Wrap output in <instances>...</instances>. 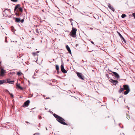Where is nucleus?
I'll return each mask as SVG.
<instances>
[{"label":"nucleus","mask_w":135,"mask_h":135,"mask_svg":"<svg viewBox=\"0 0 135 135\" xmlns=\"http://www.w3.org/2000/svg\"><path fill=\"white\" fill-rule=\"evenodd\" d=\"M66 48L67 50L69 52V53L70 54H71V50H70V47H69V46L68 45H66Z\"/></svg>","instance_id":"nucleus-10"},{"label":"nucleus","mask_w":135,"mask_h":135,"mask_svg":"<svg viewBox=\"0 0 135 135\" xmlns=\"http://www.w3.org/2000/svg\"><path fill=\"white\" fill-rule=\"evenodd\" d=\"M109 81L111 83H113V85H116L118 83V81L117 80L110 79Z\"/></svg>","instance_id":"nucleus-6"},{"label":"nucleus","mask_w":135,"mask_h":135,"mask_svg":"<svg viewBox=\"0 0 135 135\" xmlns=\"http://www.w3.org/2000/svg\"><path fill=\"white\" fill-rule=\"evenodd\" d=\"M19 11L21 12V14L23 11V9L22 7H20L18 8Z\"/></svg>","instance_id":"nucleus-24"},{"label":"nucleus","mask_w":135,"mask_h":135,"mask_svg":"<svg viewBox=\"0 0 135 135\" xmlns=\"http://www.w3.org/2000/svg\"><path fill=\"white\" fill-rule=\"evenodd\" d=\"M4 80H0V85L3 84L4 83Z\"/></svg>","instance_id":"nucleus-28"},{"label":"nucleus","mask_w":135,"mask_h":135,"mask_svg":"<svg viewBox=\"0 0 135 135\" xmlns=\"http://www.w3.org/2000/svg\"><path fill=\"white\" fill-rule=\"evenodd\" d=\"M56 69L57 71L58 72L59 70V67L58 65H56Z\"/></svg>","instance_id":"nucleus-21"},{"label":"nucleus","mask_w":135,"mask_h":135,"mask_svg":"<svg viewBox=\"0 0 135 135\" xmlns=\"http://www.w3.org/2000/svg\"><path fill=\"white\" fill-rule=\"evenodd\" d=\"M32 54L33 55H34V52H33L32 53Z\"/></svg>","instance_id":"nucleus-44"},{"label":"nucleus","mask_w":135,"mask_h":135,"mask_svg":"<svg viewBox=\"0 0 135 135\" xmlns=\"http://www.w3.org/2000/svg\"><path fill=\"white\" fill-rule=\"evenodd\" d=\"M5 42H7V40H5Z\"/></svg>","instance_id":"nucleus-41"},{"label":"nucleus","mask_w":135,"mask_h":135,"mask_svg":"<svg viewBox=\"0 0 135 135\" xmlns=\"http://www.w3.org/2000/svg\"><path fill=\"white\" fill-rule=\"evenodd\" d=\"M9 81H11V80H9Z\"/></svg>","instance_id":"nucleus-54"},{"label":"nucleus","mask_w":135,"mask_h":135,"mask_svg":"<svg viewBox=\"0 0 135 135\" xmlns=\"http://www.w3.org/2000/svg\"><path fill=\"white\" fill-rule=\"evenodd\" d=\"M5 72L3 69H1V72L0 75L1 76H3L4 75Z\"/></svg>","instance_id":"nucleus-9"},{"label":"nucleus","mask_w":135,"mask_h":135,"mask_svg":"<svg viewBox=\"0 0 135 135\" xmlns=\"http://www.w3.org/2000/svg\"><path fill=\"white\" fill-rule=\"evenodd\" d=\"M73 21V20L72 19H71L70 22H71V21Z\"/></svg>","instance_id":"nucleus-40"},{"label":"nucleus","mask_w":135,"mask_h":135,"mask_svg":"<svg viewBox=\"0 0 135 135\" xmlns=\"http://www.w3.org/2000/svg\"><path fill=\"white\" fill-rule=\"evenodd\" d=\"M126 16V15L125 14H123L121 16V17L123 18L125 17Z\"/></svg>","instance_id":"nucleus-29"},{"label":"nucleus","mask_w":135,"mask_h":135,"mask_svg":"<svg viewBox=\"0 0 135 135\" xmlns=\"http://www.w3.org/2000/svg\"><path fill=\"white\" fill-rule=\"evenodd\" d=\"M20 21L21 23H23L24 21V19H23L21 20H20Z\"/></svg>","instance_id":"nucleus-33"},{"label":"nucleus","mask_w":135,"mask_h":135,"mask_svg":"<svg viewBox=\"0 0 135 135\" xmlns=\"http://www.w3.org/2000/svg\"><path fill=\"white\" fill-rule=\"evenodd\" d=\"M117 32L119 36L121 38L122 37H123L122 35L120 34V33H119L117 31Z\"/></svg>","instance_id":"nucleus-27"},{"label":"nucleus","mask_w":135,"mask_h":135,"mask_svg":"<svg viewBox=\"0 0 135 135\" xmlns=\"http://www.w3.org/2000/svg\"><path fill=\"white\" fill-rule=\"evenodd\" d=\"M54 116L55 118H56L57 120V119H59V118L60 117L59 116V115H57L56 114H54Z\"/></svg>","instance_id":"nucleus-13"},{"label":"nucleus","mask_w":135,"mask_h":135,"mask_svg":"<svg viewBox=\"0 0 135 135\" xmlns=\"http://www.w3.org/2000/svg\"><path fill=\"white\" fill-rule=\"evenodd\" d=\"M22 74V73L20 71H18L17 72V75L19 76H21Z\"/></svg>","instance_id":"nucleus-23"},{"label":"nucleus","mask_w":135,"mask_h":135,"mask_svg":"<svg viewBox=\"0 0 135 135\" xmlns=\"http://www.w3.org/2000/svg\"><path fill=\"white\" fill-rule=\"evenodd\" d=\"M36 73H37V71H36Z\"/></svg>","instance_id":"nucleus-48"},{"label":"nucleus","mask_w":135,"mask_h":135,"mask_svg":"<svg viewBox=\"0 0 135 135\" xmlns=\"http://www.w3.org/2000/svg\"><path fill=\"white\" fill-rule=\"evenodd\" d=\"M20 6V5L19 4H17V5L15 6L14 11H16V9L18 8V7Z\"/></svg>","instance_id":"nucleus-16"},{"label":"nucleus","mask_w":135,"mask_h":135,"mask_svg":"<svg viewBox=\"0 0 135 135\" xmlns=\"http://www.w3.org/2000/svg\"><path fill=\"white\" fill-rule=\"evenodd\" d=\"M37 95H38L37 94V93H36V96H37Z\"/></svg>","instance_id":"nucleus-43"},{"label":"nucleus","mask_w":135,"mask_h":135,"mask_svg":"<svg viewBox=\"0 0 135 135\" xmlns=\"http://www.w3.org/2000/svg\"><path fill=\"white\" fill-rule=\"evenodd\" d=\"M4 10L3 12V14L4 16L7 17L10 14L11 10L10 9H7L6 8L3 9Z\"/></svg>","instance_id":"nucleus-1"},{"label":"nucleus","mask_w":135,"mask_h":135,"mask_svg":"<svg viewBox=\"0 0 135 135\" xmlns=\"http://www.w3.org/2000/svg\"><path fill=\"white\" fill-rule=\"evenodd\" d=\"M20 19L19 18H15V21L17 22H20Z\"/></svg>","instance_id":"nucleus-17"},{"label":"nucleus","mask_w":135,"mask_h":135,"mask_svg":"<svg viewBox=\"0 0 135 135\" xmlns=\"http://www.w3.org/2000/svg\"><path fill=\"white\" fill-rule=\"evenodd\" d=\"M15 15H16V16H18L21 15V13L20 14V13H18L17 12H16L15 13Z\"/></svg>","instance_id":"nucleus-32"},{"label":"nucleus","mask_w":135,"mask_h":135,"mask_svg":"<svg viewBox=\"0 0 135 135\" xmlns=\"http://www.w3.org/2000/svg\"><path fill=\"white\" fill-rule=\"evenodd\" d=\"M78 44H76V46H77Z\"/></svg>","instance_id":"nucleus-46"},{"label":"nucleus","mask_w":135,"mask_h":135,"mask_svg":"<svg viewBox=\"0 0 135 135\" xmlns=\"http://www.w3.org/2000/svg\"><path fill=\"white\" fill-rule=\"evenodd\" d=\"M108 6L109 8L111 9L114 12V8L113 7L111 6V5L110 4H109L108 5Z\"/></svg>","instance_id":"nucleus-11"},{"label":"nucleus","mask_w":135,"mask_h":135,"mask_svg":"<svg viewBox=\"0 0 135 135\" xmlns=\"http://www.w3.org/2000/svg\"><path fill=\"white\" fill-rule=\"evenodd\" d=\"M16 86L21 90H23V88L20 86V84H17Z\"/></svg>","instance_id":"nucleus-15"},{"label":"nucleus","mask_w":135,"mask_h":135,"mask_svg":"<svg viewBox=\"0 0 135 135\" xmlns=\"http://www.w3.org/2000/svg\"><path fill=\"white\" fill-rule=\"evenodd\" d=\"M46 130H47V127H46Z\"/></svg>","instance_id":"nucleus-42"},{"label":"nucleus","mask_w":135,"mask_h":135,"mask_svg":"<svg viewBox=\"0 0 135 135\" xmlns=\"http://www.w3.org/2000/svg\"><path fill=\"white\" fill-rule=\"evenodd\" d=\"M12 31L13 32V30H12Z\"/></svg>","instance_id":"nucleus-52"},{"label":"nucleus","mask_w":135,"mask_h":135,"mask_svg":"<svg viewBox=\"0 0 135 135\" xmlns=\"http://www.w3.org/2000/svg\"><path fill=\"white\" fill-rule=\"evenodd\" d=\"M54 116L55 118H56L57 120V119H59V118L60 117L59 116V115H57L56 114H54Z\"/></svg>","instance_id":"nucleus-14"},{"label":"nucleus","mask_w":135,"mask_h":135,"mask_svg":"<svg viewBox=\"0 0 135 135\" xmlns=\"http://www.w3.org/2000/svg\"><path fill=\"white\" fill-rule=\"evenodd\" d=\"M43 96L45 97V96H44V95H43Z\"/></svg>","instance_id":"nucleus-50"},{"label":"nucleus","mask_w":135,"mask_h":135,"mask_svg":"<svg viewBox=\"0 0 135 135\" xmlns=\"http://www.w3.org/2000/svg\"><path fill=\"white\" fill-rule=\"evenodd\" d=\"M11 79H7V83H8L9 84H13L15 82L14 80H12L11 81H9V80H10Z\"/></svg>","instance_id":"nucleus-8"},{"label":"nucleus","mask_w":135,"mask_h":135,"mask_svg":"<svg viewBox=\"0 0 135 135\" xmlns=\"http://www.w3.org/2000/svg\"><path fill=\"white\" fill-rule=\"evenodd\" d=\"M76 73L77 76L79 79L82 80H84V78L82 76L83 74L81 73L78 72H76Z\"/></svg>","instance_id":"nucleus-4"},{"label":"nucleus","mask_w":135,"mask_h":135,"mask_svg":"<svg viewBox=\"0 0 135 135\" xmlns=\"http://www.w3.org/2000/svg\"><path fill=\"white\" fill-rule=\"evenodd\" d=\"M89 52H91V51H88Z\"/></svg>","instance_id":"nucleus-47"},{"label":"nucleus","mask_w":135,"mask_h":135,"mask_svg":"<svg viewBox=\"0 0 135 135\" xmlns=\"http://www.w3.org/2000/svg\"><path fill=\"white\" fill-rule=\"evenodd\" d=\"M91 42L92 44H93L94 45V42H93L92 41H91Z\"/></svg>","instance_id":"nucleus-39"},{"label":"nucleus","mask_w":135,"mask_h":135,"mask_svg":"<svg viewBox=\"0 0 135 135\" xmlns=\"http://www.w3.org/2000/svg\"><path fill=\"white\" fill-rule=\"evenodd\" d=\"M36 50H37V49H36Z\"/></svg>","instance_id":"nucleus-53"},{"label":"nucleus","mask_w":135,"mask_h":135,"mask_svg":"<svg viewBox=\"0 0 135 135\" xmlns=\"http://www.w3.org/2000/svg\"><path fill=\"white\" fill-rule=\"evenodd\" d=\"M40 134L38 133H34V135H39Z\"/></svg>","instance_id":"nucleus-37"},{"label":"nucleus","mask_w":135,"mask_h":135,"mask_svg":"<svg viewBox=\"0 0 135 135\" xmlns=\"http://www.w3.org/2000/svg\"><path fill=\"white\" fill-rule=\"evenodd\" d=\"M64 65L62 63V65L61 66V67H60L61 70H62L63 69H64Z\"/></svg>","instance_id":"nucleus-25"},{"label":"nucleus","mask_w":135,"mask_h":135,"mask_svg":"<svg viewBox=\"0 0 135 135\" xmlns=\"http://www.w3.org/2000/svg\"><path fill=\"white\" fill-rule=\"evenodd\" d=\"M39 118L40 119H41V116H39Z\"/></svg>","instance_id":"nucleus-38"},{"label":"nucleus","mask_w":135,"mask_h":135,"mask_svg":"<svg viewBox=\"0 0 135 135\" xmlns=\"http://www.w3.org/2000/svg\"><path fill=\"white\" fill-rule=\"evenodd\" d=\"M113 73L114 75L117 78H119V75L116 72H113Z\"/></svg>","instance_id":"nucleus-12"},{"label":"nucleus","mask_w":135,"mask_h":135,"mask_svg":"<svg viewBox=\"0 0 135 135\" xmlns=\"http://www.w3.org/2000/svg\"><path fill=\"white\" fill-rule=\"evenodd\" d=\"M124 88H120V90L119 91V93H121L124 90Z\"/></svg>","instance_id":"nucleus-18"},{"label":"nucleus","mask_w":135,"mask_h":135,"mask_svg":"<svg viewBox=\"0 0 135 135\" xmlns=\"http://www.w3.org/2000/svg\"><path fill=\"white\" fill-rule=\"evenodd\" d=\"M57 120L59 123H61V124L66 125H68V124L64 122V121H65V120L64 119H63L61 117H60L59 119H57Z\"/></svg>","instance_id":"nucleus-3"},{"label":"nucleus","mask_w":135,"mask_h":135,"mask_svg":"<svg viewBox=\"0 0 135 135\" xmlns=\"http://www.w3.org/2000/svg\"><path fill=\"white\" fill-rule=\"evenodd\" d=\"M71 25H73V23L71 22Z\"/></svg>","instance_id":"nucleus-45"},{"label":"nucleus","mask_w":135,"mask_h":135,"mask_svg":"<svg viewBox=\"0 0 135 135\" xmlns=\"http://www.w3.org/2000/svg\"><path fill=\"white\" fill-rule=\"evenodd\" d=\"M61 71L62 73H67V71L64 68Z\"/></svg>","instance_id":"nucleus-20"},{"label":"nucleus","mask_w":135,"mask_h":135,"mask_svg":"<svg viewBox=\"0 0 135 135\" xmlns=\"http://www.w3.org/2000/svg\"><path fill=\"white\" fill-rule=\"evenodd\" d=\"M40 52V51H37L36 52H34V56H35L36 55L38 56V53H39Z\"/></svg>","instance_id":"nucleus-22"},{"label":"nucleus","mask_w":135,"mask_h":135,"mask_svg":"<svg viewBox=\"0 0 135 135\" xmlns=\"http://www.w3.org/2000/svg\"><path fill=\"white\" fill-rule=\"evenodd\" d=\"M26 123H28V122H26Z\"/></svg>","instance_id":"nucleus-49"},{"label":"nucleus","mask_w":135,"mask_h":135,"mask_svg":"<svg viewBox=\"0 0 135 135\" xmlns=\"http://www.w3.org/2000/svg\"><path fill=\"white\" fill-rule=\"evenodd\" d=\"M36 32L38 33H39L40 32V31L39 30H38V29H37L36 30Z\"/></svg>","instance_id":"nucleus-31"},{"label":"nucleus","mask_w":135,"mask_h":135,"mask_svg":"<svg viewBox=\"0 0 135 135\" xmlns=\"http://www.w3.org/2000/svg\"><path fill=\"white\" fill-rule=\"evenodd\" d=\"M9 94L11 95V97H13V95L11 93H9Z\"/></svg>","instance_id":"nucleus-34"},{"label":"nucleus","mask_w":135,"mask_h":135,"mask_svg":"<svg viewBox=\"0 0 135 135\" xmlns=\"http://www.w3.org/2000/svg\"><path fill=\"white\" fill-rule=\"evenodd\" d=\"M30 101L29 100H28L25 102L24 103L23 105L22 106L24 107H27L29 105Z\"/></svg>","instance_id":"nucleus-5"},{"label":"nucleus","mask_w":135,"mask_h":135,"mask_svg":"<svg viewBox=\"0 0 135 135\" xmlns=\"http://www.w3.org/2000/svg\"><path fill=\"white\" fill-rule=\"evenodd\" d=\"M126 118H127V119H130V116H129V115L128 114H127L126 115Z\"/></svg>","instance_id":"nucleus-26"},{"label":"nucleus","mask_w":135,"mask_h":135,"mask_svg":"<svg viewBox=\"0 0 135 135\" xmlns=\"http://www.w3.org/2000/svg\"><path fill=\"white\" fill-rule=\"evenodd\" d=\"M123 87L124 90H130L129 86L128 85H124Z\"/></svg>","instance_id":"nucleus-7"},{"label":"nucleus","mask_w":135,"mask_h":135,"mask_svg":"<svg viewBox=\"0 0 135 135\" xmlns=\"http://www.w3.org/2000/svg\"><path fill=\"white\" fill-rule=\"evenodd\" d=\"M132 15L134 17V18L135 19V13H133Z\"/></svg>","instance_id":"nucleus-35"},{"label":"nucleus","mask_w":135,"mask_h":135,"mask_svg":"<svg viewBox=\"0 0 135 135\" xmlns=\"http://www.w3.org/2000/svg\"><path fill=\"white\" fill-rule=\"evenodd\" d=\"M11 1L15 2H17L18 1L17 0H11Z\"/></svg>","instance_id":"nucleus-36"},{"label":"nucleus","mask_w":135,"mask_h":135,"mask_svg":"<svg viewBox=\"0 0 135 135\" xmlns=\"http://www.w3.org/2000/svg\"><path fill=\"white\" fill-rule=\"evenodd\" d=\"M121 39H122V40L123 41L124 43H126V41L123 37H122Z\"/></svg>","instance_id":"nucleus-30"},{"label":"nucleus","mask_w":135,"mask_h":135,"mask_svg":"<svg viewBox=\"0 0 135 135\" xmlns=\"http://www.w3.org/2000/svg\"><path fill=\"white\" fill-rule=\"evenodd\" d=\"M130 90H126V91H124V95H127L128 93L130 91Z\"/></svg>","instance_id":"nucleus-19"},{"label":"nucleus","mask_w":135,"mask_h":135,"mask_svg":"<svg viewBox=\"0 0 135 135\" xmlns=\"http://www.w3.org/2000/svg\"><path fill=\"white\" fill-rule=\"evenodd\" d=\"M43 96L45 97V96H44V95H43Z\"/></svg>","instance_id":"nucleus-51"},{"label":"nucleus","mask_w":135,"mask_h":135,"mask_svg":"<svg viewBox=\"0 0 135 135\" xmlns=\"http://www.w3.org/2000/svg\"><path fill=\"white\" fill-rule=\"evenodd\" d=\"M76 29L75 28L73 27L72 30L70 32L69 35L73 37H75L76 36Z\"/></svg>","instance_id":"nucleus-2"}]
</instances>
